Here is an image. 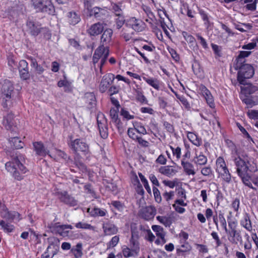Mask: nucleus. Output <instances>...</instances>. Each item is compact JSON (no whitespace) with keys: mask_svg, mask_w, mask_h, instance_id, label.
Here are the masks:
<instances>
[{"mask_svg":"<svg viewBox=\"0 0 258 258\" xmlns=\"http://www.w3.org/2000/svg\"><path fill=\"white\" fill-rule=\"evenodd\" d=\"M7 155L10 157L11 160L5 164L6 170L12 173L15 179L21 180L22 178L21 174L26 172V167L22 163L24 157L15 150L9 151Z\"/></svg>","mask_w":258,"mask_h":258,"instance_id":"f257e3e1","label":"nucleus"},{"mask_svg":"<svg viewBox=\"0 0 258 258\" xmlns=\"http://www.w3.org/2000/svg\"><path fill=\"white\" fill-rule=\"evenodd\" d=\"M236 172L239 176L250 174L257 170V168L251 162L250 158L246 154L238 155L234 159Z\"/></svg>","mask_w":258,"mask_h":258,"instance_id":"f03ea898","label":"nucleus"},{"mask_svg":"<svg viewBox=\"0 0 258 258\" xmlns=\"http://www.w3.org/2000/svg\"><path fill=\"white\" fill-rule=\"evenodd\" d=\"M14 94L13 84L9 80H5L0 93V100L4 108H8L12 105Z\"/></svg>","mask_w":258,"mask_h":258,"instance_id":"7ed1b4c3","label":"nucleus"},{"mask_svg":"<svg viewBox=\"0 0 258 258\" xmlns=\"http://www.w3.org/2000/svg\"><path fill=\"white\" fill-rule=\"evenodd\" d=\"M236 69H239L237 74V80L240 84H245V79L251 78L254 75L253 67L249 64H236Z\"/></svg>","mask_w":258,"mask_h":258,"instance_id":"20e7f679","label":"nucleus"},{"mask_svg":"<svg viewBox=\"0 0 258 258\" xmlns=\"http://www.w3.org/2000/svg\"><path fill=\"white\" fill-rule=\"evenodd\" d=\"M33 6L37 12L53 15L54 8L50 0H31Z\"/></svg>","mask_w":258,"mask_h":258,"instance_id":"39448f33","label":"nucleus"},{"mask_svg":"<svg viewBox=\"0 0 258 258\" xmlns=\"http://www.w3.org/2000/svg\"><path fill=\"white\" fill-rule=\"evenodd\" d=\"M216 171L219 176L226 182L229 183L231 181V176L227 167L226 164L223 158L218 157L216 162Z\"/></svg>","mask_w":258,"mask_h":258,"instance_id":"423d86ee","label":"nucleus"},{"mask_svg":"<svg viewBox=\"0 0 258 258\" xmlns=\"http://www.w3.org/2000/svg\"><path fill=\"white\" fill-rule=\"evenodd\" d=\"M27 30L32 36H36L40 32L46 31L47 29L41 27V24L32 18H28L26 22Z\"/></svg>","mask_w":258,"mask_h":258,"instance_id":"0eeeda50","label":"nucleus"},{"mask_svg":"<svg viewBox=\"0 0 258 258\" xmlns=\"http://www.w3.org/2000/svg\"><path fill=\"white\" fill-rule=\"evenodd\" d=\"M71 148L76 152H81L84 155L90 153L89 145L82 139H76L72 142Z\"/></svg>","mask_w":258,"mask_h":258,"instance_id":"6e6552de","label":"nucleus"},{"mask_svg":"<svg viewBox=\"0 0 258 258\" xmlns=\"http://www.w3.org/2000/svg\"><path fill=\"white\" fill-rule=\"evenodd\" d=\"M97 120L101 137L103 139L106 138L108 136V128L107 120L104 115L101 113H98Z\"/></svg>","mask_w":258,"mask_h":258,"instance_id":"1a4fd4ad","label":"nucleus"},{"mask_svg":"<svg viewBox=\"0 0 258 258\" xmlns=\"http://www.w3.org/2000/svg\"><path fill=\"white\" fill-rule=\"evenodd\" d=\"M114 78V75L113 74L109 73L105 75L103 77L99 85L100 91L101 93L105 92L112 84Z\"/></svg>","mask_w":258,"mask_h":258,"instance_id":"9d476101","label":"nucleus"},{"mask_svg":"<svg viewBox=\"0 0 258 258\" xmlns=\"http://www.w3.org/2000/svg\"><path fill=\"white\" fill-rule=\"evenodd\" d=\"M156 214V209L153 206H147L141 209L140 216L145 220L153 219Z\"/></svg>","mask_w":258,"mask_h":258,"instance_id":"9b49d317","label":"nucleus"},{"mask_svg":"<svg viewBox=\"0 0 258 258\" xmlns=\"http://www.w3.org/2000/svg\"><path fill=\"white\" fill-rule=\"evenodd\" d=\"M90 17H94L98 20L104 19L108 15V11L105 8L95 7L88 12Z\"/></svg>","mask_w":258,"mask_h":258,"instance_id":"f8f14e48","label":"nucleus"},{"mask_svg":"<svg viewBox=\"0 0 258 258\" xmlns=\"http://www.w3.org/2000/svg\"><path fill=\"white\" fill-rule=\"evenodd\" d=\"M3 124L7 130L15 132L17 131L16 122L14 120V115L12 113H9L4 117Z\"/></svg>","mask_w":258,"mask_h":258,"instance_id":"ddd939ff","label":"nucleus"},{"mask_svg":"<svg viewBox=\"0 0 258 258\" xmlns=\"http://www.w3.org/2000/svg\"><path fill=\"white\" fill-rule=\"evenodd\" d=\"M126 25L136 31L141 32L144 29L145 23L140 19L132 17L127 21Z\"/></svg>","mask_w":258,"mask_h":258,"instance_id":"4468645a","label":"nucleus"},{"mask_svg":"<svg viewBox=\"0 0 258 258\" xmlns=\"http://www.w3.org/2000/svg\"><path fill=\"white\" fill-rule=\"evenodd\" d=\"M199 90L200 93L205 98L207 103L209 105V106L212 108H214L215 103L214 98L210 91L203 85H201L199 86Z\"/></svg>","mask_w":258,"mask_h":258,"instance_id":"2eb2a0df","label":"nucleus"},{"mask_svg":"<svg viewBox=\"0 0 258 258\" xmlns=\"http://www.w3.org/2000/svg\"><path fill=\"white\" fill-rule=\"evenodd\" d=\"M102 228L105 235H114L117 233V227L112 222H105L102 225Z\"/></svg>","mask_w":258,"mask_h":258,"instance_id":"dca6fc26","label":"nucleus"},{"mask_svg":"<svg viewBox=\"0 0 258 258\" xmlns=\"http://www.w3.org/2000/svg\"><path fill=\"white\" fill-rule=\"evenodd\" d=\"M103 29V24L98 22L92 25L87 30V32L91 36H96L100 34Z\"/></svg>","mask_w":258,"mask_h":258,"instance_id":"f3484780","label":"nucleus"},{"mask_svg":"<svg viewBox=\"0 0 258 258\" xmlns=\"http://www.w3.org/2000/svg\"><path fill=\"white\" fill-rule=\"evenodd\" d=\"M229 236L228 239L232 243H237V242L242 241V237L240 235V232L235 229L234 230H228L226 232Z\"/></svg>","mask_w":258,"mask_h":258,"instance_id":"a211bd4d","label":"nucleus"},{"mask_svg":"<svg viewBox=\"0 0 258 258\" xmlns=\"http://www.w3.org/2000/svg\"><path fill=\"white\" fill-rule=\"evenodd\" d=\"M48 228L54 234L63 237L64 227L63 225H59L58 223L51 224Z\"/></svg>","mask_w":258,"mask_h":258,"instance_id":"6ab92c4d","label":"nucleus"},{"mask_svg":"<svg viewBox=\"0 0 258 258\" xmlns=\"http://www.w3.org/2000/svg\"><path fill=\"white\" fill-rule=\"evenodd\" d=\"M67 18L68 22L72 25H76L81 21L80 15L75 11H71L68 13Z\"/></svg>","mask_w":258,"mask_h":258,"instance_id":"aec40b11","label":"nucleus"},{"mask_svg":"<svg viewBox=\"0 0 258 258\" xmlns=\"http://www.w3.org/2000/svg\"><path fill=\"white\" fill-rule=\"evenodd\" d=\"M33 147L37 155L39 156H45L48 153L41 142H35L33 143Z\"/></svg>","mask_w":258,"mask_h":258,"instance_id":"412c9836","label":"nucleus"},{"mask_svg":"<svg viewBox=\"0 0 258 258\" xmlns=\"http://www.w3.org/2000/svg\"><path fill=\"white\" fill-rule=\"evenodd\" d=\"M181 165L183 168L184 172L187 175H194L196 174L193 164L188 161H184V158L181 160Z\"/></svg>","mask_w":258,"mask_h":258,"instance_id":"4be33fe9","label":"nucleus"},{"mask_svg":"<svg viewBox=\"0 0 258 258\" xmlns=\"http://www.w3.org/2000/svg\"><path fill=\"white\" fill-rule=\"evenodd\" d=\"M152 229L155 232L156 236L161 239L162 243L164 244L166 241L165 238V233L163 228L159 225H153Z\"/></svg>","mask_w":258,"mask_h":258,"instance_id":"5701e85b","label":"nucleus"},{"mask_svg":"<svg viewBox=\"0 0 258 258\" xmlns=\"http://www.w3.org/2000/svg\"><path fill=\"white\" fill-rule=\"evenodd\" d=\"M112 33L113 31L111 29H106L104 30L101 38V40L103 45L111 41Z\"/></svg>","mask_w":258,"mask_h":258,"instance_id":"b1692460","label":"nucleus"},{"mask_svg":"<svg viewBox=\"0 0 258 258\" xmlns=\"http://www.w3.org/2000/svg\"><path fill=\"white\" fill-rule=\"evenodd\" d=\"M87 212L89 213L91 216H104L106 215V211L105 210H101L98 208H94L93 209L88 208Z\"/></svg>","mask_w":258,"mask_h":258,"instance_id":"393cba45","label":"nucleus"},{"mask_svg":"<svg viewBox=\"0 0 258 258\" xmlns=\"http://www.w3.org/2000/svg\"><path fill=\"white\" fill-rule=\"evenodd\" d=\"M71 252L74 255L75 258H80L83 255L82 244L78 243L75 246L71 248Z\"/></svg>","mask_w":258,"mask_h":258,"instance_id":"a878e982","label":"nucleus"},{"mask_svg":"<svg viewBox=\"0 0 258 258\" xmlns=\"http://www.w3.org/2000/svg\"><path fill=\"white\" fill-rule=\"evenodd\" d=\"M159 171L161 174L168 177L174 175L176 173V170L169 166L161 167Z\"/></svg>","mask_w":258,"mask_h":258,"instance_id":"bb28decb","label":"nucleus"},{"mask_svg":"<svg viewBox=\"0 0 258 258\" xmlns=\"http://www.w3.org/2000/svg\"><path fill=\"white\" fill-rule=\"evenodd\" d=\"M11 146L16 149H22L24 146V143L18 137H13L9 140Z\"/></svg>","mask_w":258,"mask_h":258,"instance_id":"cd10ccee","label":"nucleus"},{"mask_svg":"<svg viewBox=\"0 0 258 258\" xmlns=\"http://www.w3.org/2000/svg\"><path fill=\"white\" fill-rule=\"evenodd\" d=\"M244 86L241 87V91L245 94H251L257 90L256 87L253 86L251 84L247 83L245 81Z\"/></svg>","mask_w":258,"mask_h":258,"instance_id":"c85d7f7f","label":"nucleus"},{"mask_svg":"<svg viewBox=\"0 0 258 258\" xmlns=\"http://www.w3.org/2000/svg\"><path fill=\"white\" fill-rule=\"evenodd\" d=\"M240 223L248 231H251L252 230L250 217L247 214H245L243 219L241 221Z\"/></svg>","mask_w":258,"mask_h":258,"instance_id":"c756f323","label":"nucleus"},{"mask_svg":"<svg viewBox=\"0 0 258 258\" xmlns=\"http://www.w3.org/2000/svg\"><path fill=\"white\" fill-rule=\"evenodd\" d=\"M143 79L147 83L153 87L154 89L157 90L160 89V82L157 79L143 77Z\"/></svg>","mask_w":258,"mask_h":258,"instance_id":"7c9ffc66","label":"nucleus"},{"mask_svg":"<svg viewBox=\"0 0 258 258\" xmlns=\"http://www.w3.org/2000/svg\"><path fill=\"white\" fill-rule=\"evenodd\" d=\"M156 219L160 223L163 224L166 227H170L172 223V219L170 217L158 216Z\"/></svg>","mask_w":258,"mask_h":258,"instance_id":"2f4dec72","label":"nucleus"},{"mask_svg":"<svg viewBox=\"0 0 258 258\" xmlns=\"http://www.w3.org/2000/svg\"><path fill=\"white\" fill-rule=\"evenodd\" d=\"M207 157L202 153L199 155L197 154L195 158V163L198 165H204L207 163Z\"/></svg>","mask_w":258,"mask_h":258,"instance_id":"473e14b6","label":"nucleus"},{"mask_svg":"<svg viewBox=\"0 0 258 258\" xmlns=\"http://www.w3.org/2000/svg\"><path fill=\"white\" fill-rule=\"evenodd\" d=\"M133 252H134L135 255H138L140 251V247L138 241L135 239L134 235L132 234V238L130 240Z\"/></svg>","mask_w":258,"mask_h":258,"instance_id":"72a5a7b5","label":"nucleus"},{"mask_svg":"<svg viewBox=\"0 0 258 258\" xmlns=\"http://www.w3.org/2000/svg\"><path fill=\"white\" fill-rule=\"evenodd\" d=\"M239 177L241 178V180H242L243 183L246 186H247L248 187H249L254 190H256V188L253 186V185L251 182L250 178L251 176H250L249 174L244 175L242 176H239Z\"/></svg>","mask_w":258,"mask_h":258,"instance_id":"f704fd0d","label":"nucleus"},{"mask_svg":"<svg viewBox=\"0 0 258 258\" xmlns=\"http://www.w3.org/2000/svg\"><path fill=\"white\" fill-rule=\"evenodd\" d=\"M0 226L5 232H11L14 229V226L13 225L6 223L4 220L0 221Z\"/></svg>","mask_w":258,"mask_h":258,"instance_id":"c9c22d12","label":"nucleus"},{"mask_svg":"<svg viewBox=\"0 0 258 258\" xmlns=\"http://www.w3.org/2000/svg\"><path fill=\"white\" fill-rule=\"evenodd\" d=\"M134 128L135 129L136 131L139 134L143 135H146L147 134V131L141 123L135 122L133 123Z\"/></svg>","mask_w":258,"mask_h":258,"instance_id":"e433bc0d","label":"nucleus"},{"mask_svg":"<svg viewBox=\"0 0 258 258\" xmlns=\"http://www.w3.org/2000/svg\"><path fill=\"white\" fill-rule=\"evenodd\" d=\"M199 13L204 22V24L206 25L207 27H209L210 25V22L209 17L207 13L201 9H199Z\"/></svg>","mask_w":258,"mask_h":258,"instance_id":"4c0bfd02","label":"nucleus"},{"mask_svg":"<svg viewBox=\"0 0 258 258\" xmlns=\"http://www.w3.org/2000/svg\"><path fill=\"white\" fill-rule=\"evenodd\" d=\"M118 108H111L110 110V116L115 123L118 124L120 120L118 119Z\"/></svg>","mask_w":258,"mask_h":258,"instance_id":"58836bf2","label":"nucleus"},{"mask_svg":"<svg viewBox=\"0 0 258 258\" xmlns=\"http://www.w3.org/2000/svg\"><path fill=\"white\" fill-rule=\"evenodd\" d=\"M251 53L250 51H241L239 52V54H238L237 57V64H241L242 62H243V59L248 56Z\"/></svg>","mask_w":258,"mask_h":258,"instance_id":"ea45409f","label":"nucleus"},{"mask_svg":"<svg viewBox=\"0 0 258 258\" xmlns=\"http://www.w3.org/2000/svg\"><path fill=\"white\" fill-rule=\"evenodd\" d=\"M119 241V236L116 235L113 236L110 241L107 243V250L115 247Z\"/></svg>","mask_w":258,"mask_h":258,"instance_id":"a19ab883","label":"nucleus"},{"mask_svg":"<svg viewBox=\"0 0 258 258\" xmlns=\"http://www.w3.org/2000/svg\"><path fill=\"white\" fill-rule=\"evenodd\" d=\"M75 226L77 228H81V229H90L94 231L95 230V227L91 225L90 224H89L86 223L79 222L76 224Z\"/></svg>","mask_w":258,"mask_h":258,"instance_id":"79ce46f5","label":"nucleus"},{"mask_svg":"<svg viewBox=\"0 0 258 258\" xmlns=\"http://www.w3.org/2000/svg\"><path fill=\"white\" fill-rule=\"evenodd\" d=\"M212 169L210 166H205L201 168V174L207 177H211L212 175Z\"/></svg>","mask_w":258,"mask_h":258,"instance_id":"37998d69","label":"nucleus"},{"mask_svg":"<svg viewBox=\"0 0 258 258\" xmlns=\"http://www.w3.org/2000/svg\"><path fill=\"white\" fill-rule=\"evenodd\" d=\"M211 46L216 55V58L222 56V47L218 45L212 43Z\"/></svg>","mask_w":258,"mask_h":258,"instance_id":"c03bdc74","label":"nucleus"},{"mask_svg":"<svg viewBox=\"0 0 258 258\" xmlns=\"http://www.w3.org/2000/svg\"><path fill=\"white\" fill-rule=\"evenodd\" d=\"M136 92L137 95V99L142 103L147 104L148 100L146 97L143 95L142 91L139 90H137Z\"/></svg>","mask_w":258,"mask_h":258,"instance_id":"a18cd8bd","label":"nucleus"},{"mask_svg":"<svg viewBox=\"0 0 258 258\" xmlns=\"http://www.w3.org/2000/svg\"><path fill=\"white\" fill-rule=\"evenodd\" d=\"M20 217V215L17 212L10 211L8 217V220L19 221L21 219Z\"/></svg>","mask_w":258,"mask_h":258,"instance_id":"49530a36","label":"nucleus"},{"mask_svg":"<svg viewBox=\"0 0 258 258\" xmlns=\"http://www.w3.org/2000/svg\"><path fill=\"white\" fill-rule=\"evenodd\" d=\"M98 50L97 53V55H98L99 57L102 58L103 57V55L105 54V52L107 51L109 52V50L107 47H105L103 45L100 46L98 47L95 51Z\"/></svg>","mask_w":258,"mask_h":258,"instance_id":"de8ad7c7","label":"nucleus"},{"mask_svg":"<svg viewBox=\"0 0 258 258\" xmlns=\"http://www.w3.org/2000/svg\"><path fill=\"white\" fill-rule=\"evenodd\" d=\"M153 191L156 202L158 203H161L162 201V198L159 189L155 187H153Z\"/></svg>","mask_w":258,"mask_h":258,"instance_id":"09e8293b","label":"nucleus"},{"mask_svg":"<svg viewBox=\"0 0 258 258\" xmlns=\"http://www.w3.org/2000/svg\"><path fill=\"white\" fill-rule=\"evenodd\" d=\"M137 131L134 128H129L127 130V135L130 138L134 141L138 139V136L136 134Z\"/></svg>","mask_w":258,"mask_h":258,"instance_id":"8fccbe9b","label":"nucleus"},{"mask_svg":"<svg viewBox=\"0 0 258 258\" xmlns=\"http://www.w3.org/2000/svg\"><path fill=\"white\" fill-rule=\"evenodd\" d=\"M66 204L69 205L71 206H74L77 204V201L70 196H67L66 194Z\"/></svg>","mask_w":258,"mask_h":258,"instance_id":"3c124183","label":"nucleus"},{"mask_svg":"<svg viewBox=\"0 0 258 258\" xmlns=\"http://www.w3.org/2000/svg\"><path fill=\"white\" fill-rule=\"evenodd\" d=\"M183 36L184 37L185 40L189 43H194L196 41L195 38L190 34H188L186 32H183L182 33Z\"/></svg>","mask_w":258,"mask_h":258,"instance_id":"603ef678","label":"nucleus"},{"mask_svg":"<svg viewBox=\"0 0 258 258\" xmlns=\"http://www.w3.org/2000/svg\"><path fill=\"white\" fill-rule=\"evenodd\" d=\"M125 20L124 17L122 16H118V18L116 19V27L117 29H119L123 25Z\"/></svg>","mask_w":258,"mask_h":258,"instance_id":"864d4df0","label":"nucleus"},{"mask_svg":"<svg viewBox=\"0 0 258 258\" xmlns=\"http://www.w3.org/2000/svg\"><path fill=\"white\" fill-rule=\"evenodd\" d=\"M19 73L21 78L23 80H27L29 78V74L28 68L23 70H20Z\"/></svg>","mask_w":258,"mask_h":258,"instance_id":"5fc2aeb1","label":"nucleus"},{"mask_svg":"<svg viewBox=\"0 0 258 258\" xmlns=\"http://www.w3.org/2000/svg\"><path fill=\"white\" fill-rule=\"evenodd\" d=\"M112 7L117 16H122V10L118 5L116 4H112Z\"/></svg>","mask_w":258,"mask_h":258,"instance_id":"6e6d98bb","label":"nucleus"},{"mask_svg":"<svg viewBox=\"0 0 258 258\" xmlns=\"http://www.w3.org/2000/svg\"><path fill=\"white\" fill-rule=\"evenodd\" d=\"M122 253L124 256L126 257H130L135 255V253L133 252V249H132L131 250L130 248L128 247H125L123 248V249L122 250Z\"/></svg>","mask_w":258,"mask_h":258,"instance_id":"4d7b16f0","label":"nucleus"},{"mask_svg":"<svg viewBox=\"0 0 258 258\" xmlns=\"http://www.w3.org/2000/svg\"><path fill=\"white\" fill-rule=\"evenodd\" d=\"M120 114L127 119H131L134 118V115L130 114L128 111L124 108L121 109Z\"/></svg>","mask_w":258,"mask_h":258,"instance_id":"13d9d810","label":"nucleus"},{"mask_svg":"<svg viewBox=\"0 0 258 258\" xmlns=\"http://www.w3.org/2000/svg\"><path fill=\"white\" fill-rule=\"evenodd\" d=\"M219 220L222 226L223 227L226 232H228V229L227 228V223L226 219L222 214H219Z\"/></svg>","mask_w":258,"mask_h":258,"instance_id":"bf43d9fd","label":"nucleus"},{"mask_svg":"<svg viewBox=\"0 0 258 258\" xmlns=\"http://www.w3.org/2000/svg\"><path fill=\"white\" fill-rule=\"evenodd\" d=\"M94 2V0H84V7L89 12L90 9H92V6Z\"/></svg>","mask_w":258,"mask_h":258,"instance_id":"052dcab7","label":"nucleus"},{"mask_svg":"<svg viewBox=\"0 0 258 258\" xmlns=\"http://www.w3.org/2000/svg\"><path fill=\"white\" fill-rule=\"evenodd\" d=\"M135 141L137 142L140 146L143 147H147L149 146V142L144 140L141 137L139 136L138 139Z\"/></svg>","mask_w":258,"mask_h":258,"instance_id":"680f3d73","label":"nucleus"},{"mask_svg":"<svg viewBox=\"0 0 258 258\" xmlns=\"http://www.w3.org/2000/svg\"><path fill=\"white\" fill-rule=\"evenodd\" d=\"M173 154L174 156H176L177 159H179L181 157V148L179 147H177L176 148H174L172 147H170Z\"/></svg>","mask_w":258,"mask_h":258,"instance_id":"e2e57ef3","label":"nucleus"},{"mask_svg":"<svg viewBox=\"0 0 258 258\" xmlns=\"http://www.w3.org/2000/svg\"><path fill=\"white\" fill-rule=\"evenodd\" d=\"M248 117L251 119H256L258 118V111L254 110H250L247 112Z\"/></svg>","mask_w":258,"mask_h":258,"instance_id":"0e129e2a","label":"nucleus"},{"mask_svg":"<svg viewBox=\"0 0 258 258\" xmlns=\"http://www.w3.org/2000/svg\"><path fill=\"white\" fill-rule=\"evenodd\" d=\"M108 90L107 93H108V95L110 96H112L113 94H115L118 93L119 91V89L118 87L115 86H112L108 88Z\"/></svg>","mask_w":258,"mask_h":258,"instance_id":"69168bd1","label":"nucleus"},{"mask_svg":"<svg viewBox=\"0 0 258 258\" xmlns=\"http://www.w3.org/2000/svg\"><path fill=\"white\" fill-rule=\"evenodd\" d=\"M198 39L200 40V43L202 45L204 48L207 49L208 48V44L205 39L202 36H201L199 34H197L196 35Z\"/></svg>","mask_w":258,"mask_h":258,"instance_id":"338daca9","label":"nucleus"},{"mask_svg":"<svg viewBox=\"0 0 258 258\" xmlns=\"http://www.w3.org/2000/svg\"><path fill=\"white\" fill-rule=\"evenodd\" d=\"M228 227L229 228V230H234L237 229V222L235 220H232L231 219L228 220Z\"/></svg>","mask_w":258,"mask_h":258,"instance_id":"774afa93","label":"nucleus"}]
</instances>
